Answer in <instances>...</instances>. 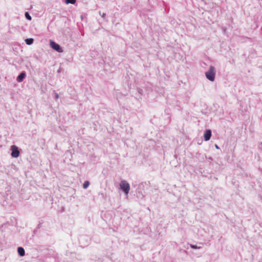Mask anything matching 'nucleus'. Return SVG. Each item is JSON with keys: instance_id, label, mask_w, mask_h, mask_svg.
Wrapping results in <instances>:
<instances>
[{"instance_id": "nucleus-8", "label": "nucleus", "mask_w": 262, "mask_h": 262, "mask_svg": "<svg viewBox=\"0 0 262 262\" xmlns=\"http://www.w3.org/2000/svg\"><path fill=\"white\" fill-rule=\"evenodd\" d=\"M34 39L32 38H27L25 39V42L27 45H31L33 43Z\"/></svg>"}, {"instance_id": "nucleus-14", "label": "nucleus", "mask_w": 262, "mask_h": 262, "mask_svg": "<svg viewBox=\"0 0 262 262\" xmlns=\"http://www.w3.org/2000/svg\"><path fill=\"white\" fill-rule=\"evenodd\" d=\"M59 98V95L57 93H55V99L56 100Z\"/></svg>"}, {"instance_id": "nucleus-15", "label": "nucleus", "mask_w": 262, "mask_h": 262, "mask_svg": "<svg viewBox=\"0 0 262 262\" xmlns=\"http://www.w3.org/2000/svg\"><path fill=\"white\" fill-rule=\"evenodd\" d=\"M215 146L216 148H217V149L219 148V147L216 144H215Z\"/></svg>"}, {"instance_id": "nucleus-3", "label": "nucleus", "mask_w": 262, "mask_h": 262, "mask_svg": "<svg viewBox=\"0 0 262 262\" xmlns=\"http://www.w3.org/2000/svg\"><path fill=\"white\" fill-rule=\"evenodd\" d=\"M50 46L53 49L59 53H61L63 52V50L60 47V46L58 43H56L52 40H50Z\"/></svg>"}, {"instance_id": "nucleus-13", "label": "nucleus", "mask_w": 262, "mask_h": 262, "mask_svg": "<svg viewBox=\"0 0 262 262\" xmlns=\"http://www.w3.org/2000/svg\"><path fill=\"white\" fill-rule=\"evenodd\" d=\"M190 247L192 249H196L198 248H200V247H198V246L193 245H190Z\"/></svg>"}, {"instance_id": "nucleus-2", "label": "nucleus", "mask_w": 262, "mask_h": 262, "mask_svg": "<svg viewBox=\"0 0 262 262\" xmlns=\"http://www.w3.org/2000/svg\"><path fill=\"white\" fill-rule=\"evenodd\" d=\"M119 186L126 195L128 194L130 190V185L126 181L122 180L119 184Z\"/></svg>"}, {"instance_id": "nucleus-6", "label": "nucleus", "mask_w": 262, "mask_h": 262, "mask_svg": "<svg viewBox=\"0 0 262 262\" xmlns=\"http://www.w3.org/2000/svg\"><path fill=\"white\" fill-rule=\"evenodd\" d=\"M26 76L25 72H22L17 77L16 80L18 82H21L23 81Z\"/></svg>"}, {"instance_id": "nucleus-12", "label": "nucleus", "mask_w": 262, "mask_h": 262, "mask_svg": "<svg viewBox=\"0 0 262 262\" xmlns=\"http://www.w3.org/2000/svg\"><path fill=\"white\" fill-rule=\"evenodd\" d=\"M99 15L100 16H101V17L102 18H104L105 17V16H106V14L105 13H101V11H99Z\"/></svg>"}, {"instance_id": "nucleus-7", "label": "nucleus", "mask_w": 262, "mask_h": 262, "mask_svg": "<svg viewBox=\"0 0 262 262\" xmlns=\"http://www.w3.org/2000/svg\"><path fill=\"white\" fill-rule=\"evenodd\" d=\"M17 252L19 255L21 256H23L25 254V251L23 247H19L17 248Z\"/></svg>"}, {"instance_id": "nucleus-5", "label": "nucleus", "mask_w": 262, "mask_h": 262, "mask_svg": "<svg viewBox=\"0 0 262 262\" xmlns=\"http://www.w3.org/2000/svg\"><path fill=\"white\" fill-rule=\"evenodd\" d=\"M211 136V131L210 129H207L204 134V138L205 141H208Z\"/></svg>"}, {"instance_id": "nucleus-10", "label": "nucleus", "mask_w": 262, "mask_h": 262, "mask_svg": "<svg viewBox=\"0 0 262 262\" xmlns=\"http://www.w3.org/2000/svg\"><path fill=\"white\" fill-rule=\"evenodd\" d=\"M76 0H66V3L67 4H74L76 3Z\"/></svg>"}, {"instance_id": "nucleus-1", "label": "nucleus", "mask_w": 262, "mask_h": 262, "mask_svg": "<svg viewBox=\"0 0 262 262\" xmlns=\"http://www.w3.org/2000/svg\"><path fill=\"white\" fill-rule=\"evenodd\" d=\"M216 71L215 68L211 66L207 72L205 73L206 78L211 81H213L215 79Z\"/></svg>"}, {"instance_id": "nucleus-9", "label": "nucleus", "mask_w": 262, "mask_h": 262, "mask_svg": "<svg viewBox=\"0 0 262 262\" xmlns=\"http://www.w3.org/2000/svg\"><path fill=\"white\" fill-rule=\"evenodd\" d=\"M90 185V182L88 181H85L83 184V188L84 189H86Z\"/></svg>"}, {"instance_id": "nucleus-11", "label": "nucleus", "mask_w": 262, "mask_h": 262, "mask_svg": "<svg viewBox=\"0 0 262 262\" xmlns=\"http://www.w3.org/2000/svg\"><path fill=\"white\" fill-rule=\"evenodd\" d=\"M25 17L26 18L29 20H31V16L30 15L29 13L28 12H26L25 14Z\"/></svg>"}, {"instance_id": "nucleus-4", "label": "nucleus", "mask_w": 262, "mask_h": 262, "mask_svg": "<svg viewBox=\"0 0 262 262\" xmlns=\"http://www.w3.org/2000/svg\"><path fill=\"white\" fill-rule=\"evenodd\" d=\"M11 156L13 158H17L19 155V151L15 145H12L11 146Z\"/></svg>"}]
</instances>
